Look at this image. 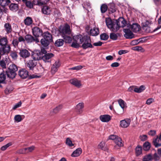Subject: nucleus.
Returning <instances> with one entry per match:
<instances>
[{
    "label": "nucleus",
    "instance_id": "1",
    "mask_svg": "<svg viewBox=\"0 0 161 161\" xmlns=\"http://www.w3.org/2000/svg\"><path fill=\"white\" fill-rule=\"evenodd\" d=\"M73 38L76 42H78L80 44L82 43V47L84 49L92 48L93 47L91 43L90 37L88 36H82L80 34L74 36Z\"/></svg>",
    "mask_w": 161,
    "mask_h": 161
},
{
    "label": "nucleus",
    "instance_id": "2",
    "mask_svg": "<svg viewBox=\"0 0 161 161\" xmlns=\"http://www.w3.org/2000/svg\"><path fill=\"white\" fill-rule=\"evenodd\" d=\"M17 66L14 64H12L10 65L8 70L6 71V73L7 76L10 78H14L16 75V72L18 70Z\"/></svg>",
    "mask_w": 161,
    "mask_h": 161
},
{
    "label": "nucleus",
    "instance_id": "3",
    "mask_svg": "<svg viewBox=\"0 0 161 161\" xmlns=\"http://www.w3.org/2000/svg\"><path fill=\"white\" fill-rule=\"evenodd\" d=\"M47 53L45 49L43 48L41 50H36L35 51L32 55V58L34 60H38L42 59L43 53Z\"/></svg>",
    "mask_w": 161,
    "mask_h": 161
},
{
    "label": "nucleus",
    "instance_id": "4",
    "mask_svg": "<svg viewBox=\"0 0 161 161\" xmlns=\"http://www.w3.org/2000/svg\"><path fill=\"white\" fill-rule=\"evenodd\" d=\"M59 32L61 36L69 35L71 33L70 26L68 24H65L63 27L59 28Z\"/></svg>",
    "mask_w": 161,
    "mask_h": 161
},
{
    "label": "nucleus",
    "instance_id": "5",
    "mask_svg": "<svg viewBox=\"0 0 161 161\" xmlns=\"http://www.w3.org/2000/svg\"><path fill=\"white\" fill-rule=\"evenodd\" d=\"M25 41L27 43H31L35 42L37 43L39 42V39L37 37H35L30 34H27L25 36Z\"/></svg>",
    "mask_w": 161,
    "mask_h": 161
},
{
    "label": "nucleus",
    "instance_id": "6",
    "mask_svg": "<svg viewBox=\"0 0 161 161\" xmlns=\"http://www.w3.org/2000/svg\"><path fill=\"white\" fill-rule=\"evenodd\" d=\"M32 32L35 37H38L41 36L43 34L42 30L37 27H35L32 29Z\"/></svg>",
    "mask_w": 161,
    "mask_h": 161
},
{
    "label": "nucleus",
    "instance_id": "7",
    "mask_svg": "<svg viewBox=\"0 0 161 161\" xmlns=\"http://www.w3.org/2000/svg\"><path fill=\"white\" fill-rule=\"evenodd\" d=\"M20 56L23 59H25L30 56V53L26 49H21L19 53Z\"/></svg>",
    "mask_w": 161,
    "mask_h": 161
},
{
    "label": "nucleus",
    "instance_id": "8",
    "mask_svg": "<svg viewBox=\"0 0 161 161\" xmlns=\"http://www.w3.org/2000/svg\"><path fill=\"white\" fill-rule=\"evenodd\" d=\"M123 31L125 33L124 36L127 39H132L134 37V35L132 31L129 29H124Z\"/></svg>",
    "mask_w": 161,
    "mask_h": 161
},
{
    "label": "nucleus",
    "instance_id": "9",
    "mask_svg": "<svg viewBox=\"0 0 161 161\" xmlns=\"http://www.w3.org/2000/svg\"><path fill=\"white\" fill-rule=\"evenodd\" d=\"M53 56V54L52 53H43L42 59L45 62H49L51 61V58Z\"/></svg>",
    "mask_w": 161,
    "mask_h": 161
},
{
    "label": "nucleus",
    "instance_id": "10",
    "mask_svg": "<svg viewBox=\"0 0 161 161\" xmlns=\"http://www.w3.org/2000/svg\"><path fill=\"white\" fill-rule=\"evenodd\" d=\"M116 22L119 28L121 27H124L126 24V21L122 17H120L116 20Z\"/></svg>",
    "mask_w": 161,
    "mask_h": 161
},
{
    "label": "nucleus",
    "instance_id": "11",
    "mask_svg": "<svg viewBox=\"0 0 161 161\" xmlns=\"http://www.w3.org/2000/svg\"><path fill=\"white\" fill-rule=\"evenodd\" d=\"M131 120L129 119H126L120 121V125L121 127L124 128H127L130 124Z\"/></svg>",
    "mask_w": 161,
    "mask_h": 161
},
{
    "label": "nucleus",
    "instance_id": "12",
    "mask_svg": "<svg viewBox=\"0 0 161 161\" xmlns=\"http://www.w3.org/2000/svg\"><path fill=\"white\" fill-rule=\"evenodd\" d=\"M19 75L21 78L25 79L29 76L28 72L25 69H22L19 71Z\"/></svg>",
    "mask_w": 161,
    "mask_h": 161
},
{
    "label": "nucleus",
    "instance_id": "13",
    "mask_svg": "<svg viewBox=\"0 0 161 161\" xmlns=\"http://www.w3.org/2000/svg\"><path fill=\"white\" fill-rule=\"evenodd\" d=\"M60 64L59 61H56L53 64L51 70V73L53 74H54L58 70V69L60 66Z\"/></svg>",
    "mask_w": 161,
    "mask_h": 161
},
{
    "label": "nucleus",
    "instance_id": "14",
    "mask_svg": "<svg viewBox=\"0 0 161 161\" xmlns=\"http://www.w3.org/2000/svg\"><path fill=\"white\" fill-rule=\"evenodd\" d=\"M142 24L143 29L145 30L146 32L149 33L151 31L149 26L150 24L149 21H146L144 22H143Z\"/></svg>",
    "mask_w": 161,
    "mask_h": 161
},
{
    "label": "nucleus",
    "instance_id": "15",
    "mask_svg": "<svg viewBox=\"0 0 161 161\" xmlns=\"http://www.w3.org/2000/svg\"><path fill=\"white\" fill-rule=\"evenodd\" d=\"M42 35H43L44 39L49 41L50 42H52L53 41L52 36L48 31L44 32Z\"/></svg>",
    "mask_w": 161,
    "mask_h": 161
},
{
    "label": "nucleus",
    "instance_id": "16",
    "mask_svg": "<svg viewBox=\"0 0 161 161\" xmlns=\"http://www.w3.org/2000/svg\"><path fill=\"white\" fill-rule=\"evenodd\" d=\"M111 119V116L108 115H103L100 116V119L103 122H107Z\"/></svg>",
    "mask_w": 161,
    "mask_h": 161
},
{
    "label": "nucleus",
    "instance_id": "17",
    "mask_svg": "<svg viewBox=\"0 0 161 161\" xmlns=\"http://www.w3.org/2000/svg\"><path fill=\"white\" fill-rule=\"evenodd\" d=\"M84 107V104L83 103H80L77 104L75 107L76 111L79 114H81L83 112V109Z\"/></svg>",
    "mask_w": 161,
    "mask_h": 161
},
{
    "label": "nucleus",
    "instance_id": "18",
    "mask_svg": "<svg viewBox=\"0 0 161 161\" xmlns=\"http://www.w3.org/2000/svg\"><path fill=\"white\" fill-rule=\"evenodd\" d=\"M35 61L34 60H31L27 62V66L30 69H32L36 66V63Z\"/></svg>",
    "mask_w": 161,
    "mask_h": 161
},
{
    "label": "nucleus",
    "instance_id": "19",
    "mask_svg": "<svg viewBox=\"0 0 161 161\" xmlns=\"http://www.w3.org/2000/svg\"><path fill=\"white\" fill-rule=\"evenodd\" d=\"M4 30L6 32V34H8L12 31V28L11 25L9 23H5L4 26Z\"/></svg>",
    "mask_w": 161,
    "mask_h": 161
},
{
    "label": "nucleus",
    "instance_id": "20",
    "mask_svg": "<svg viewBox=\"0 0 161 161\" xmlns=\"http://www.w3.org/2000/svg\"><path fill=\"white\" fill-rule=\"evenodd\" d=\"M70 83L78 87H80L81 86L80 81L76 79H72L69 80Z\"/></svg>",
    "mask_w": 161,
    "mask_h": 161
},
{
    "label": "nucleus",
    "instance_id": "21",
    "mask_svg": "<svg viewBox=\"0 0 161 161\" xmlns=\"http://www.w3.org/2000/svg\"><path fill=\"white\" fill-rule=\"evenodd\" d=\"M140 27V26L136 23L133 24L130 26V28L134 32L136 33L139 31Z\"/></svg>",
    "mask_w": 161,
    "mask_h": 161
},
{
    "label": "nucleus",
    "instance_id": "22",
    "mask_svg": "<svg viewBox=\"0 0 161 161\" xmlns=\"http://www.w3.org/2000/svg\"><path fill=\"white\" fill-rule=\"evenodd\" d=\"M42 12L45 14L48 15L51 13V10L49 7L44 6L42 9Z\"/></svg>",
    "mask_w": 161,
    "mask_h": 161
},
{
    "label": "nucleus",
    "instance_id": "23",
    "mask_svg": "<svg viewBox=\"0 0 161 161\" xmlns=\"http://www.w3.org/2000/svg\"><path fill=\"white\" fill-rule=\"evenodd\" d=\"M14 88L11 85H8L4 90V93L6 95L11 93L13 90Z\"/></svg>",
    "mask_w": 161,
    "mask_h": 161
},
{
    "label": "nucleus",
    "instance_id": "24",
    "mask_svg": "<svg viewBox=\"0 0 161 161\" xmlns=\"http://www.w3.org/2000/svg\"><path fill=\"white\" fill-rule=\"evenodd\" d=\"M82 152L81 149L80 148H78L73 152L71 156L73 157H78L81 153Z\"/></svg>",
    "mask_w": 161,
    "mask_h": 161
},
{
    "label": "nucleus",
    "instance_id": "25",
    "mask_svg": "<svg viewBox=\"0 0 161 161\" xmlns=\"http://www.w3.org/2000/svg\"><path fill=\"white\" fill-rule=\"evenodd\" d=\"M24 23L25 25L29 26L33 23V20L31 18L27 17L24 20Z\"/></svg>",
    "mask_w": 161,
    "mask_h": 161
},
{
    "label": "nucleus",
    "instance_id": "26",
    "mask_svg": "<svg viewBox=\"0 0 161 161\" xmlns=\"http://www.w3.org/2000/svg\"><path fill=\"white\" fill-rule=\"evenodd\" d=\"M99 33L98 29L97 28H94L90 30V35L92 36H97L99 34Z\"/></svg>",
    "mask_w": 161,
    "mask_h": 161
},
{
    "label": "nucleus",
    "instance_id": "27",
    "mask_svg": "<svg viewBox=\"0 0 161 161\" xmlns=\"http://www.w3.org/2000/svg\"><path fill=\"white\" fill-rule=\"evenodd\" d=\"M105 22L108 27L109 29L111 28L113 23L114 22L112 21L111 19L109 18H106L105 19Z\"/></svg>",
    "mask_w": 161,
    "mask_h": 161
},
{
    "label": "nucleus",
    "instance_id": "28",
    "mask_svg": "<svg viewBox=\"0 0 161 161\" xmlns=\"http://www.w3.org/2000/svg\"><path fill=\"white\" fill-rule=\"evenodd\" d=\"M10 9L13 12L16 11L18 8V6L17 4L15 3H11L9 6Z\"/></svg>",
    "mask_w": 161,
    "mask_h": 161
},
{
    "label": "nucleus",
    "instance_id": "29",
    "mask_svg": "<svg viewBox=\"0 0 161 161\" xmlns=\"http://www.w3.org/2000/svg\"><path fill=\"white\" fill-rule=\"evenodd\" d=\"M115 143L119 147H121L123 146V144L122 143V141L121 139L119 137H118L114 141Z\"/></svg>",
    "mask_w": 161,
    "mask_h": 161
},
{
    "label": "nucleus",
    "instance_id": "30",
    "mask_svg": "<svg viewBox=\"0 0 161 161\" xmlns=\"http://www.w3.org/2000/svg\"><path fill=\"white\" fill-rule=\"evenodd\" d=\"M145 86L143 85H142L139 87H135L134 89V91L136 92L140 93L145 90Z\"/></svg>",
    "mask_w": 161,
    "mask_h": 161
},
{
    "label": "nucleus",
    "instance_id": "31",
    "mask_svg": "<svg viewBox=\"0 0 161 161\" xmlns=\"http://www.w3.org/2000/svg\"><path fill=\"white\" fill-rule=\"evenodd\" d=\"M119 28L118 25H117V23H116V22H114L112 24V26L111 28H110V29L111 31H113V32H116L117 31H118Z\"/></svg>",
    "mask_w": 161,
    "mask_h": 161
},
{
    "label": "nucleus",
    "instance_id": "32",
    "mask_svg": "<svg viewBox=\"0 0 161 161\" xmlns=\"http://www.w3.org/2000/svg\"><path fill=\"white\" fill-rule=\"evenodd\" d=\"M68 35H66L62 36L66 43H70L72 41V38L71 37L68 36Z\"/></svg>",
    "mask_w": 161,
    "mask_h": 161
},
{
    "label": "nucleus",
    "instance_id": "33",
    "mask_svg": "<svg viewBox=\"0 0 161 161\" xmlns=\"http://www.w3.org/2000/svg\"><path fill=\"white\" fill-rule=\"evenodd\" d=\"M64 43V40L62 39H59L57 40L55 42V46L57 47H60L62 46Z\"/></svg>",
    "mask_w": 161,
    "mask_h": 161
},
{
    "label": "nucleus",
    "instance_id": "34",
    "mask_svg": "<svg viewBox=\"0 0 161 161\" xmlns=\"http://www.w3.org/2000/svg\"><path fill=\"white\" fill-rule=\"evenodd\" d=\"M10 3V0H0V5L3 7H5Z\"/></svg>",
    "mask_w": 161,
    "mask_h": 161
},
{
    "label": "nucleus",
    "instance_id": "35",
    "mask_svg": "<svg viewBox=\"0 0 161 161\" xmlns=\"http://www.w3.org/2000/svg\"><path fill=\"white\" fill-rule=\"evenodd\" d=\"M41 42L43 47H46L49 45L50 42L43 38L41 40Z\"/></svg>",
    "mask_w": 161,
    "mask_h": 161
},
{
    "label": "nucleus",
    "instance_id": "36",
    "mask_svg": "<svg viewBox=\"0 0 161 161\" xmlns=\"http://www.w3.org/2000/svg\"><path fill=\"white\" fill-rule=\"evenodd\" d=\"M8 42L7 38L3 37L0 39V45L3 47L6 45Z\"/></svg>",
    "mask_w": 161,
    "mask_h": 161
},
{
    "label": "nucleus",
    "instance_id": "37",
    "mask_svg": "<svg viewBox=\"0 0 161 161\" xmlns=\"http://www.w3.org/2000/svg\"><path fill=\"white\" fill-rule=\"evenodd\" d=\"M158 136H157L156 138H154L153 140V143L154 145L156 147H158L161 146V143H159L158 140Z\"/></svg>",
    "mask_w": 161,
    "mask_h": 161
},
{
    "label": "nucleus",
    "instance_id": "38",
    "mask_svg": "<svg viewBox=\"0 0 161 161\" xmlns=\"http://www.w3.org/2000/svg\"><path fill=\"white\" fill-rule=\"evenodd\" d=\"M150 144L148 142H145L143 144V148L144 150H148L150 149Z\"/></svg>",
    "mask_w": 161,
    "mask_h": 161
},
{
    "label": "nucleus",
    "instance_id": "39",
    "mask_svg": "<svg viewBox=\"0 0 161 161\" xmlns=\"http://www.w3.org/2000/svg\"><path fill=\"white\" fill-rule=\"evenodd\" d=\"M118 102L121 107L123 109H124L126 105V103L122 99H121L118 100Z\"/></svg>",
    "mask_w": 161,
    "mask_h": 161
},
{
    "label": "nucleus",
    "instance_id": "40",
    "mask_svg": "<svg viewBox=\"0 0 161 161\" xmlns=\"http://www.w3.org/2000/svg\"><path fill=\"white\" fill-rule=\"evenodd\" d=\"M10 46L7 44L5 46L2 47L3 50L5 53H8L10 51Z\"/></svg>",
    "mask_w": 161,
    "mask_h": 161
},
{
    "label": "nucleus",
    "instance_id": "41",
    "mask_svg": "<svg viewBox=\"0 0 161 161\" xmlns=\"http://www.w3.org/2000/svg\"><path fill=\"white\" fill-rule=\"evenodd\" d=\"M136 153L137 155H139L142 153V147L138 146L136 148Z\"/></svg>",
    "mask_w": 161,
    "mask_h": 161
},
{
    "label": "nucleus",
    "instance_id": "42",
    "mask_svg": "<svg viewBox=\"0 0 161 161\" xmlns=\"http://www.w3.org/2000/svg\"><path fill=\"white\" fill-rule=\"evenodd\" d=\"M49 1V0H38L37 4L39 6L42 5L46 4Z\"/></svg>",
    "mask_w": 161,
    "mask_h": 161
},
{
    "label": "nucleus",
    "instance_id": "43",
    "mask_svg": "<svg viewBox=\"0 0 161 161\" xmlns=\"http://www.w3.org/2000/svg\"><path fill=\"white\" fill-rule=\"evenodd\" d=\"M110 38L112 40H115L118 38V36L116 34L111 33L110 34Z\"/></svg>",
    "mask_w": 161,
    "mask_h": 161
},
{
    "label": "nucleus",
    "instance_id": "44",
    "mask_svg": "<svg viewBox=\"0 0 161 161\" xmlns=\"http://www.w3.org/2000/svg\"><path fill=\"white\" fill-rule=\"evenodd\" d=\"M108 8L107 6L106 5L103 4L101 7V10L102 13H105L107 10Z\"/></svg>",
    "mask_w": 161,
    "mask_h": 161
},
{
    "label": "nucleus",
    "instance_id": "45",
    "mask_svg": "<svg viewBox=\"0 0 161 161\" xmlns=\"http://www.w3.org/2000/svg\"><path fill=\"white\" fill-rule=\"evenodd\" d=\"M14 119L15 120V121L19 122L21 121L22 120V119L21 115H17L14 116Z\"/></svg>",
    "mask_w": 161,
    "mask_h": 161
},
{
    "label": "nucleus",
    "instance_id": "46",
    "mask_svg": "<svg viewBox=\"0 0 161 161\" xmlns=\"http://www.w3.org/2000/svg\"><path fill=\"white\" fill-rule=\"evenodd\" d=\"M100 37L101 39L103 40H106L108 39L109 37V36L106 33H103L100 35Z\"/></svg>",
    "mask_w": 161,
    "mask_h": 161
},
{
    "label": "nucleus",
    "instance_id": "47",
    "mask_svg": "<svg viewBox=\"0 0 161 161\" xmlns=\"http://www.w3.org/2000/svg\"><path fill=\"white\" fill-rule=\"evenodd\" d=\"M12 145V143L11 142H9L6 145L3 146L1 148V150L2 151H5L6 150L7 148L9 147V146H11Z\"/></svg>",
    "mask_w": 161,
    "mask_h": 161
},
{
    "label": "nucleus",
    "instance_id": "48",
    "mask_svg": "<svg viewBox=\"0 0 161 161\" xmlns=\"http://www.w3.org/2000/svg\"><path fill=\"white\" fill-rule=\"evenodd\" d=\"M62 105H59L53 109V112L55 113H56L62 109Z\"/></svg>",
    "mask_w": 161,
    "mask_h": 161
},
{
    "label": "nucleus",
    "instance_id": "49",
    "mask_svg": "<svg viewBox=\"0 0 161 161\" xmlns=\"http://www.w3.org/2000/svg\"><path fill=\"white\" fill-rule=\"evenodd\" d=\"M35 147L32 146L28 147L25 148L26 153L32 152L35 149Z\"/></svg>",
    "mask_w": 161,
    "mask_h": 161
},
{
    "label": "nucleus",
    "instance_id": "50",
    "mask_svg": "<svg viewBox=\"0 0 161 161\" xmlns=\"http://www.w3.org/2000/svg\"><path fill=\"white\" fill-rule=\"evenodd\" d=\"M66 143L69 147H72L74 145V144L72 143V141L69 138L66 139Z\"/></svg>",
    "mask_w": 161,
    "mask_h": 161
},
{
    "label": "nucleus",
    "instance_id": "51",
    "mask_svg": "<svg viewBox=\"0 0 161 161\" xmlns=\"http://www.w3.org/2000/svg\"><path fill=\"white\" fill-rule=\"evenodd\" d=\"M6 79L5 74L1 73L0 74V83H3Z\"/></svg>",
    "mask_w": 161,
    "mask_h": 161
},
{
    "label": "nucleus",
    "instance_id": "52",
    "mask_svg": "<svg viewBox=\"0 0 161 161\" xmlns=\"http://www.w3.org/2000/svg\"><path fill=\"white\" fill-rule=\"evenodd\" d=\"M132 49L135 51L142 52L143 49L141 46H136L132 47Z\"/></svg>",
    "mask_w": 161,
    "mask_h": 161
},
{
    "label": "nucleus",
    "instance_id": "53",
    "mask_svg": "<svg viewBox=\"0 0 161 161\" xmlns=\"http://www.w3.org/2000/svg\"><path fill=\"white\" fill-rule=\"evenodd\" d=\"M16 153L18 154H25L26 153L25 148L19 149L16 151Z\"/></svg>",
    "mask_w": 161,
    "mask_h": 161
},
{
    "label": "nucleus",
    "instance_id": "54",
    "mask_svg": "<svg viewBox=\"0 0 161 161\" xmlns=\"http://www.w3.org/2000/svg\"><path fill=\"white\" fill-rule=\"evenodd\" d=\"M105 143L104 142H101L98 145V147L100 149H101L103 150H105V148L104 147Z\"/></svg>",
    "mask_w": 161,
    "mask_h": 161
},
{
    "label": "nucleus",
    "instance_id": "55",
    "mask_svg": "<svg viewBox=\"0 0 161 161\" xmlns=\"http://www.w3.org/2000/svg\"><path fill=\"white\" fill-rule=\"evenodd\" d=\"M19 43V41L16 39H14L12 41V44L14 47L17 46L18 45Z\"/></svg>",
    "mask_w": 161,
    "mask_h": 161
},
{
    "label": "nucleus",
    "instance_id": "56",
    "mask_svg": "<svg viewBox=\"0 0 161 161\" xmlns=\"http://www.w3.org/2000/svg\"><path fill=\"white\" fill-rule=\"evenodd\" d=\"M83 68L82 66L81 65H78L76 66H75L74 67H73L70 68V70H79Z\"/></svg>",
    "mask_w": 161,
    "mask_h": 161
},
{
    "label": "nucleus",
    "instance_id": "57",
    "mask_svg": "<svg viewBox=\"0 0 161 161\" xmlns=\"http://www.w3.org/2000/svg\"><path fill=\"white\" fill-rule=\"evenodd\" d=\"M22 103L21 101L17 103L16 104L13 108L14 110L16 109L17 108L19 107L21 105Z\"/></svg>",
    "mask_w": 161,
    "mask_h": 161
},
{
    "label": "nucleus",
    "instance_id": "58",
    "mask_svg": "<svg viewBox=\"0 0 161 161\" xmlns=\"http://www.w3.org/2000/svg\"><path fill=\"white\" fill-rule=\"evenodd\" d=\"M10 55L12 58L14 59H16L18 57V55L17 53L15 52L11 53Z\"/></svg>",
    "mask_w": 161,
    "mask_h": 161
},
{
    "label": "nucleus",
    "instance_id": "59",
    "mask_svg": "<svg viewBox=\"0 0 161 161\" xmlns=\"http://www.w3.org/2000/svg\"><path fill=\"white\" fill-rule=\"evenodd\" d=\"M26 5L27 7L31 8L33 7V3L30 1H26L25 2Z\"/></svg>",
    "mask_w": 161,
    "mask_h": 161
},
{
    "label": "nucleus",
    "instance_id": "60",
    "mask_svg": "<svg viewBox=\"0 0 161 161\" xmlns=\"http://www.w3.org/2000/svg\"><path fill=\"white\" fill-rule=\"evenodd\" d=\"M139 138L141 141H144L147 139V136L146 135H142L140 136Z\"/></svg>",
    "mask_w": 161,
    "mask_h": 161
},
{
    "label": "nucleus",
    "instance_id": "61",
    "mask_svg": "<svg viewBox=\"0 0 161 161\" xmlns=\"http://www.w3.org/2000/svg\"><path fill=\"white\" fill-rule=\"evenodd\" d=\"M118 137V136L116 135H112L109 136V139L111 140H114V141Z\"/></svg>",
    "mask_w": 161,
    "mask_h": 161
},
{
    "label": "nucleus",
    "instance_id": "62",
    "mask_svg": "<svg viewBox=\"0 0 161 161\" xmlns=\"http://www.w3.org/2000/svg\"><path fill=\"white\" fill-rule=\"evenodd\" d=\"M0 65L3 68H6V64L4 60H2L0 61Z\"/></svg>",
    "mask_w": 161,
    "mask_h": 161
},
{
    "label": "nucleus",
    "instance_id": "63",
    "mask_svg": "<svg viewBox=\"0 0 161 161\" xmlns=\"http://www.w3.org/2000/svg\"><path fill=\"white\" fill-rule=\"evenodd\" d=\"M154 101V99L153 98H150L148 99L146 103L148 105L150 104Z\"/></svg>",
    "mask_w": 161,
    "mask_h": 161
},
{
    "label": "nucleus",
    "instance_id": "64",
    "mask_svg": "<svg viewBox=\"0 0 161 161\" xmlns=\"http://www.w3.org/2000/svg\"><path fill=\"white\" fill-rule=\"evenodd\" d=\"M151 159V156L150 155H149L147 158H143V161H150Z\"/></svg>",
    "mask_w": 161,
    "mask_h": 161
}]
</instances>
